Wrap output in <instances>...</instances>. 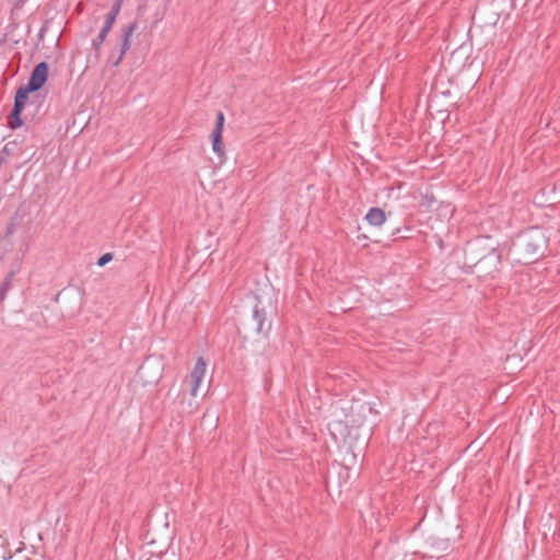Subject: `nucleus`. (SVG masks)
<instances>
[{
	"mask_svg": "<svg viewBox=\"0 0 560 560\" xmlns=\"http://www.w3.org/2000/svg\"><path fill=\"white\" fill-rule=\"evenodd\" d=\"M205 372H206V362L202 358H198L196 361V364L191 371V374H190L191 382H192V387H191L192 396L196 395L199 384L205 375Z\"/></svg>",
	"mask_w": 560,
	"mask_h": 560,
	"instance_id": "6e6552de",
	"label": "nucleus"
},
{
	"mask_svg": "<svg viewBox=\"0 0 560 560\" xmlns=\"http://www.w3.org/2000/svg\"><path fill=\"white\" fill-rule=\"evenodd\" d=\"M223 125H224V114L222 112H218L217 119H215V128L212 131L211 137H212V149L219 155V158H222L224 155V150H223V144H222Z\"/></svg>",
	"mask_w": 560,
	"mask_h": 560,
	"instance_id": "423d86ee",
	"label": "nucleus"
},
{
	"mask_svg": "<svg viewBox=\"0 0 560 560\" xmlns=\"http://www.w3.org/2000/svg\"><path fill=\"white\" fill-rule=\"evenodd\" d=\"M355 422L354 421H350V420H346V427L348 425H354Z\"/></svg>",
	"mask_w": 560,
	"mask_h": 560,
	"instance_id": "dca6fc26",
	"label": "nucleus"
},
{
	"mask_svg": "<svg viewBox=\"0 0 560 560\" xmlns=\"http://www.w3.org/2000/svg\"><path fill=\"white\" fill-rule=\"evenodd\" d=\"M137 27H138L137 22H132L124 30L120 51H119L117 59L113 62V66L117 67L121 62L127 50L130 48V45H131L130 37L132 36V34L137 30Z\"/></svg>",
	"mask_w": 560,
	"mask_h": 560,
	"instance_id": "0eeeda50",
	"label": "nucleus"
},
{
	"mask_svg": "<svg viewBox=\"0 0 560 560\" xmlns=\"http://www.w3.org/2000/svg\"><path fill=\"white\" fill-rule=\"evenodd\" d=\"M27 101V96L24 95V92L16 91L14 96L13 108L8 116V127L11 129H18L23 125V120L21 118V114L25 108V104Z\"/></svg>",
	"mask_w": 560,
	"mask_h": 560,
	"instance_id": "39448f33",
	"label": "nucleus"
},
{
	"mask_svg": "<svg viewBox=\"0 0 560 560\" xmlns=\"http://www.w3.org/2000/svg\"><path fill=\"white\" fill-rule=\"evenodd\" d=\"M13 272H10L0 287V303L4 300L11 284Z\"/></svg>",
	"mask_w": 560,
	"mask_h": 560,
	"instance_id": "9d476101",
	"label": "nucleus"
},
{
	"mask_svg": "<svg viewBox=\"0 0 560 560\" xmlns=\"http://www.w3.org/2000/svg\"><path fill=\"white\" fill-rule=\"evenodd\" d=\"M257 303L253 308V317L252 320L255 325V330L258 335L266 336L271 329V316H272V306L271 303H264L261 300L256 298Z\"/></svg>",
	"mask_w": 560,
	"mask_h": 560,
	"instance_id": "7ed1b4c3",
	"label": "nucleus"
},
{
	"mask_svg": "<svg viewBox=\"0 0 560 560\" xmlns=\"http://www.w3.org/2000/svg\"><path fill=\"white\" fill-rule=\"evenodd\" d=\"M48 78V65L45 61L37 63L28 78L25 85L18 89L19 92H24V95L28 97L30 93L39 91L46 83Z\"/></svg>",
	"mask_w": 560,
	"mask_h": 560,
	"instance_id": "20e7f679",
	"label": "nucleus"
},
{
	"mask_svg": "<svg viewBox=\"0 0 560 560\" xmlns=\"http://www.w3.org/2000/svg\"><path fill=\"white\" fill-rule=\"evenodd\" d=\"M108 33H109L108 31H106L105 28L102 27L100 34L97 35V37L95 39H93V43H92L95 50H98L101 48V46L105 42Z\"/></svg>",
	"mask_w": 560,
	"mask_h": 560,
	"instance_id": "9b49d317",
	"label": "nucleus"
},
{
	"mask_svg": "<svg viewBox=\"0 0 560 560\" xmlns=\"http://www.w3.org/2000/svg\"><path fill=\"white\" fill-rule=\"evenodd\" d=\"M548 242L549 237L542 229L532 226L513 240L509 255L514 262L528 265L545 255Z\"/></svg>",
	"mask_w": 560,
	"mask_h": 560,
	"instance_id": "f257e3e1",
	"label": "nucleus"
},
{
	"mask_svg": "<svg viewBox=\"0 0 560 560\" xmlns=\"http://www.w3.org/2000/svg\"><path fill=\"white\" fill-rule=\"evenodd\" d=\"M121 0H116L115 3L113 4L110 11L107 13V15H113V18H117V15L119 14V11H120V8H121Z\"/></svg>",
	"mask_w": 560,
	"mask_h": 560,
	"instance_id": "4468645a",
	"label": "nucleus"
},
{
	"mask_svg": "<svg viewBox=\"0 0 560 560\" xmlns=\"http://www.w3.org/2000/svg\"><path fill=\"white\" fill-rule=\"evenodd\" d=\"M116 19L113 18V15H106V19H105V22H104V25H103V28H105L106 31H110L114 23H115Z\"/></svg>",
	"mask_w": 560,
	"mask_h": 560,
	"instance_id": "2eb2a0df",
	"label": "nucleus"
},
{
	"mask_svg": "<svg viewBox=\"0 0 560 560\" xmlns=\"http://www.w3.org/2000/svg\"><path fill=\"white\" fill-rule=\"evenodd\" d=\"M365 220L371 225L380 226L385 222L386 214L384 210H382L381 208H371L365 215Z\"/></svg>",
	"mask_w": 560,
	"mask_h": 560,
	"instance_id": "1a4fd4ad",
	"label": "nucleus"
},
{
	"mask_svg": "<svg viewBox=\"0 0 560 560\" xmlns=\"http://www.w3.org/2000/svg\"><path fill=\"white\" fill-rule=\"evenodd\" d=\"M121 0H116L115 3L113 4L110 11L107 13V15H113V18H117V15L119 14V11H120V8H121Z\"/></svg>",
	"mask_w": 560,
	"mask_h": 560,
	"instance_id": "ddd939ff",
	"label": "nucleus"
},
{
	"mask_svg": "<svg viewBox=\"0 0 560 560\" xmlns=\"http://www.w3.org/2000/svg\"><path fill=\"white\" fill-rule=\"evenodd\" d=\"M114 258V255L112 253H105L103 254L98 259H97V266L98 267H104L106 264H108L109 261H112Z\"/></svg>",
	"mask_w": 560,
	"mask_h": 560,
	"instance_id": "f8f14e48",
	"label": "nucleus"
},
{
	"mask_svg": "<svg viewBox=\"0 0 560 560\" xmlns=\"http://www.w3.org/2000/svg\"><path fill=\"white\" fill-rule=\"evenodd\" d=\"M479 248V241L468 243L465 249L466 262L477 268L480 273H490L492 270H497L501 259L497 249L490 247L487 254L478 258Z\"/></svg>",
	"mask_w": 560,
	"mask_h": 560,
	"instance_id": "f03ea898",
	"label": "nucleus"
}]
</instances>
